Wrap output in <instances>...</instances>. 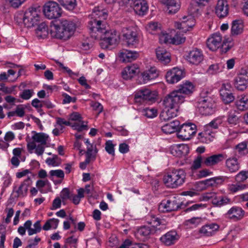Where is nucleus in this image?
I'll return each mask as SVG.
<instances>
[{
    "mask_svg": "<svg viewBox=\"0 0 248 248\" xmlns=\"http://www.w3.org/2000/svg\"><path fill=\"white\" fill-rule=\"evenodd\" d=\"M108 14L105 9H101L99 7H95L94 8L92 16L93 18L92 20H105L107 18Z\"/></svg>",
    "mask_w": 248,
    "mask_h": 248,
    "instance_id": "35",
    "label": "nucleus"
},
{
    "mask_svg": "<svg viewBox=\"0 0 248 248\" xmlns=\"http://www.w3.org/2000/svg\"><path fill=\"white\" fill-rule=\"evenodd\" d=\"M34 133V135L32 137V139L34 141L40 143L41 145H46L48 139V136L44 133Z\"/></svg>",
    "mask_w": 248,
    "mask_h": 248,
    "instance_id": "41",
    "label": "nucleus"
},
{
    "mask_svg": "<svg viewBox=\"0 0 248 248\" xmlns=\"http://www.w3.org/2000/svg\"><path fill=\"white\" fill-rule=\"evenodd\" d=\"M186 173L182 169H174L164 175L163 181L165 186L171 188H176L185 182Z\"/></svg>",
    "mask_w": 248,
    "mask_h": 248,
    "instance_id": "5",
    "label": "nucleus"
},
{
    "mask_svg": "<svg viewBox=\"0 0 248 248\" xmlns=\"http://www.w3.org/2000/svg\"><path fill=\"white\" fill-rule=\"evenodd\" d=\"M91 106L94 110L97 111L98 114L102 112L103 110V106L100 103L97 102L92 103L91 104Z\"/></svg>",
    "mask_w": 248,
    "mask_h": 248,
    "instance_id": "61",
    "label": "nucleus"
},
{
    "mask_svg": "<svg viewBox=\"0 0 248 248\" xmlns=\"http://www.w3.org/2000/svg\"><path fill=\"white\" fill-rule=\"evenodd\" d=\"M94 146L92 144H89L87 146V151L86 152V156L88 157L91 159H95V155L93 154Z\"/></svg>",
    "mask_w": 248,
    "mask_h": 248,
    "instance_id": "56",
    "label": "nucleus"
},
{
    "mask_svg": "<svg viewBox=\"0 0 248 248\" xmlns=\"http://www.w3.org/2000/svg\"><path fill=\"white\" fill-rule=\"evenodd\" d=\"M185 77L184 70L177 67H174L168 71L165 76L167 82L169 84L178 82Z\"/></svg>",
    "mask_w": 248,
    "mask_h": 248,
    "instance_id": "17",
    "label": "nucleus"
},
{
    "mask_svg": "<svg viewBox=\"0 0 248 248\" xmlns=\"http://www.w3.org/2000/svg\"><path fill=\"white\" fill-rule=\"evenodd\" d=\"M130 1V0H128ZM131 6L135 12L140 16H143L148 10V5L145 0H132Z\"/></svg>",
    "mask_w": 248,
    "mask_h": 248,
    "instance_id": "21",
    "label": "nucleus"
},
{
    "mask_svg": "<svg viewBox=\"0 0 248 248\" xmlns=\"http://www.w3.org/2000/svg\"><path fill=\"white\" fill-rule=\"evenodd\" d=\"M152 225L151 226H143L137 230L136 236L141 239H147L153 235Z\"/></svg>",
    "mask_w": 248,
    "mask_h": 248,
    "instance_id": "29",
    "label": "nucleus"
},
{
    "mask_svg": "<svg viewBox=\"0 0 248 248\" xmlns=\"http://www.w3.org/2000/svg\"><path fill=\"white\" fill-rule=\"evenodd\" d=\"M203 156L199 155L193 161L191 169L193 170H197L201 167L202 164L203 165Z\"/></svg>",
    "mask_w": 248,
    "mask_h": 248,
    "instance_id": "50",
    "label": "nucleus"
},
{
    "mask_svg": "<svg viewBox=\"0 0 248 248\" xmlns=\"http://www.w3.org/2000/svg\"><path fill=\"white\" fill-rule=\"evenodd\" d=\"M220 95L221 99L225 104H229L234 100V97L231 91H227L225 89L220 90Z\"/></svg>",
    "mask_w": 248,
    "mask_h": 248,
    "instance_id": "40",
    "label": "nucleus"
},
{
    "mask_svg": "<svg viewBox=\"0 0 248 248\" xmlns=\"http://www.w3.org/2000/svg\"><path fill=\"white\" fill-rule=\"evenodd\" d=\"M62 96L64 97L62 100L63 104L70 103V102H75L77 100V98L71 97L67 93H64L62 94Z\"/></svg>",
    "mask_w": 248,
    "mask_h": 248,
    "instance_id": "60",
    "label": "nucleus"
},
{
    "mask_svg": "<svg viewBox=\"0 0 248 248\" xmlns=\"http://www.w3.org/2000/svg\"><path fill=\"white\" fill-rule=\"evenodd\" d=\"M17 18L22 20L25 26L31 28L39 24L40 22V16L36 9L34 8H29L24 13L22 12L17 15Z\"/></svg>",
    "mask_w": 248,
    "mask_h": 248,
    "instance_id": "8",
    "label": "nucleus"
},
{
    "mask_svg": "<svg viewBox=\"0 0 248 248\" xmlns=\"http://www.w3.org/2000/svg\"><path fill=\"white\" fill-rule=\"evenodd\" d=\"M27 188L20 184V186L17 188L16 186L14 187L13 193L15 194V198L24 197L27 195Z\"/></svg>",
    "mask_w": 248,
    "mask_h": 248,
    "instance_id": "43",
    "label": "nucleus"
},
{
    "mask_svg": "<svg viewBox=\"0 0 248 248\" xmlns=\"http://www.w3.org/2000/svg\"><path fill=\"white\" fill-rule=\"evenodd\" d=\"M180 239V236L175 230H171L163 234L160 238V242L166 246L174 245Z\"/></svg>",
    "mask_w": 248,
    "mask_h": 248,
    "instance_id": "18",
    "label": "nucleus"
},
{
    "mask_svg": "<svg viewBox=\"0 0 248 248\" xmlns=\"http://www.w3.org/2000/svg\"><path fill=\"white\" fill-rule=\"evenodd\" d=\"M36 33L39 37H42L43 35H46L47 33V27L45 22L39 23Z\"/></svg>",
    "mask_w": 248,
    "mask_h": 248,
    "instance_id": "45",
    "label": "nucleus"
},
{
    "mask_svg": "<svg viewBox=\"0 0 248 248\" xmlns=\"http://www.w3.org/2000/svg\"><path fill=\"white\" fill-rule=\"evenodd\" d=\"M170 153L173 156L180 158L189 153V147L186 144L177 145L171 148Z\"/></svg>",
    "mask_w": 248,
    "mask_h": 248,
    "instance_id": "25",
    "label": "nucleus"
},
{
    "mask_svg": "<svg viewBox=\"0 0 248 248\" xmlns=\"http://www.w3.org/2000/svg\"><path fill=\"white\" fill-rule=\"evenodd\" d=\"M182 202H180L179 199L175 197L167 201H163L159 205L158 210L161 212H169L176 211L181 209H184L187 205Z\"/></svg>",
    "mask_w": 248,
    "mask_h": 248,
    "instance_id": "9",
    "label": "nucleus"
},
{
    "mask_svg": "<svg viewBox=\"0 0 248 248\" xmlns=\"http://www.w3.org/2000/svg\"><path fill=\"white\" fill-rule=\"evenodd\" d=\"M149 217L150 218L148 219L147 222L152 225L154 234H160L166 230L167 222L164 219H161L153 215Z\"/></svg>",
    "mask_w": 248,
    "mask_h": 248,
    "instance_id": "16",
    "label": "nucleus"
},
{
    "mask_svg": "<svg viewBox=\"0 0 248 248\" xmlns=\"http://www.w3.org/2000/svg\"><path fill=\"white\" fill-rule=\"evenodd\" d=\"M156 55L157 59L164 64L170 62V54L164 48L158 47L156 49Z\"/></svg>",
    "mask_w": 248,
    "mask_h": 248,
    "instance_id": "30",
    "label": "nucleus"
},
{
    "mask_svg": "<svg viewBox=\"0 0 248 248\" xmlns=\"http://www.w3.org/2000/svg\"><path fill=\"white\" fill-rule=\"evenodd\" d=\"M204 94L201 93L196 107L202 115H211L215 112V101L211 96L208 95H204Z\"/></svg>",
    "mask_w": 248,
    "mask_h": 248,
    "instance_id": "6",
    "label": "nucleus"
},
{
    "mask_svg": "<svg viewBox=\"0 0 248 248\" xmlns=\"http://www.w3.org/2000/svg\"><path fill=\"white\" fill-rule=\"evenodd\" d=\"M60 4L65 9L73 11L77 6L76 0H58Z\"/></svg>",
    "mask_w": 248,
    "mask_h": 248,
    "instance_id": "42",
    "label": "nucleus"
},
{
    "mask_svg": "<svg viewBox=\"0 0 248 248\" xmlns=\"http://www.w3.org/2000/svg\"><path fill=\"white\" fill-rule=\"evenodd\" d=\"M239 113L234 110H231L228 112L227 115V121L228 123L232 125H236L239 122Z\"/></svg>",
    "mask_w": 248,
    "mask_h": 248,
    "instance_id": "39",
    "label": "nucleus"
},
{
    "mask_svg": "<svg viewBox=\"0 0 248 248\" xmlns=\"http://www.w3.org/2000/svg\"><path fill=\"white\" fill-rule=\"evenodd\" d=\"M219 228V225L217 223L206 224L200 229L199 232L205 236H212L218 230Z\"/></svg>",
    "mask_w": 248,
    "mask_h": 248,
    "instance_id": "28",
    "label": "nucleus"
},
{
    "mask_svg": "<svg viewBox=\"0 0 248 248\" xmlns=\"http://www.w3.org/2000/svg\"><path fill=\"white\" fill-rule=\"evenodd\" d=\"M207 46L211 51H215L220 48L222 53H226L234 46V43L231 38L222 37L219 32L212 34L208 38L206 42Z\"/></svg>",
    "mask_w": 248,
    "mask_h": 248,
    "instance_id": "2",
    "label": "nucleus"
},
{
    "mask_svg": "<svg viewBox=\"0 0 248 248\" xmlns=\"http://www.w3.org/2000/svg\"><path fill=\"white\" fill-rule=\"evenodd\" d=\"M129 147L128 144L125 143H122L119 144V150L122 154H125L129 152Z\"/></svg>",
    "mask_w": 248,
    "mask_h": 248,
    "instance_id": "64",
    "label": "nucleus"
},
{
    "mask_svg": "<svg viewBox=\"0 0 248 248\" xmlns=\"http://www.w3.org/2000/svg\"><path fill=\"white\" fill-rule=\"evenodd\" d=\"M226 166L231 173L235 172L240 169V164L235 157L229 158L226 160Z\"/></svg>",
    "mask_w": 248,
    "mask_h": 248,
    "instance_id": "34",
    "label": "nucleus"
},
{
    "mask_svg": "<svg viewBox=\"0 0 248 248\" xmlns=\"http://www.w3.org/2000/svg\"><path fill=\"white\" fill-rule=\"evenodd\" d=\"M61 196L62 200H66L71 199V197L70 194V191L67 188H63L61 193Z\"/></svg>",
    "mask_w": 248,
    "mask_h": 248,
    "instance_id": "63",
    "label": "nucleus"
},
{
    "mask_svg": "<svg viewBox=\"0 0 248 248\" xmlns=\"http://www.w3.org/2000/svg\"><path fill=\"white\" fill-rule=\"evenodd\" d=\"M203 165L207 167H212L223 160L225 157L223 154H219L207 157L203 156Z\"/></svg>",
    "mask_w": 248,
    "mask_h": 248,
    "instance_id": "22",
    "label": "nucleus"
},
{
    "mask_svg": "<svg viewBox=\"0 0 248 248\" xmlns=\"http://www.w3.org/2000/svg\"><path fill=\"white\" fill-rule=\"evenodd\" d=\"M221 124V121L216 119L212 121L205 126L204 130L198 134V139L202 142L208 143L211 141V130L218 128V125Z\"/></svg>",
    "mask_w": 248,
    "mask_h": 248,
    "instance_id": "11",
    "label": "nucleus"
},
{
    "mask_svg": "<svg viewBox=\"0 0 248 248\" xmlns=\"http://www.w3.org/2000/svg\"><path fill=\"white\" fill-rule=\"evenodd\" d=\"M34 228L32 229L31 230V235L34 234H36L41 232L42 227L41 225V221L37 220L33 224Z\"/></svg>",
    "mask_w": 248,
    "mask_h": 248,
    "instance_id": "57",
    "label": "nucleus"
},
{
    "mask_svg": "<svg viewBox=\"0 0 248 248\" xmlns=\"http://www.w3.org/2000/svg\"><path fill=\"white\" fill-rule=\"evenodd\" d=\"M223 68V65L220 63L213 64L209 67L207 72L209 74L213 75L221 72Z\"/></svg>",
    "mask_w": 248,
    "mask_h": 248,
    "instance_id": "47",
    "label": "nucleus"
},
{
    "mask_svg": "<svg viewBox=\"0 0 248 248\" xmlns=\"http://www.w3.org/2000/svg\"><path fill=\"white\" fill-rule=\"evenodd\" d=\"M70 120L71 121H78L79 122L84 123L82 121V118L80 114L78 112H74L70 115Z\"/></svg>",
    "mask_w": 248,
    "mask_h": 248,
    "instance_id": "62",
    "label": "nucleus"
},
{
    "mask_svg": "<svg viewBox=\"0 0 248 248\" xmlns=\"http://www.w3.org/2000/svg\"><path fill=\"white\" fill-rule=\"evenodd\" d=\"M234 86L239 91L245 90L248 85V76L238 74L234 79Z\"/></svg>",
    "mask_w": 248,
    "mask_h": 248,
    "instance_id": "26",
    "label": "nucleus"
},
{
    "mask_svg": "<svg viewBox=\"0 0 248 248\" xmlns=\"http://www.w3.org/2000/svg\"><path fill=\"white\" fill-rule=\"evenodd\" d=\"M115 145L113 144L112 141L109 140L105 143V150L109 155H115Z\"/></svg>",
    "mask_w": 248,
    "mask_h": 248,
    "instance_id": "52",
    "label": "nucleus"
},
{
    "mask_svg": "<svg viewBox=\"0 0 248 248\" xmlns=\"http://www.w3.org/2000/svg\"><path fill=\"white\" fill-rule=\"evenodd\" d=\"M185 40L186 37L184 36V34L181 33V31H178L173 37L172 42L174 44L179 45L185 42Z\"/></svg>",
    "mask_w": 248,
    "mask_h": 248,
    "instance_id": "51",
    "label": "nucleus"
},
{
    "mask_svg": "<svg viewBox=\"0 0 248 248\" xmlns=\"http://www.w3.org/2000/svg\"><path fill=\"white\" fill-rule=\"evenodd\" d=\"M139 53L136 51L124 49L119 53V58L123 62H131L139 57Z\"/></svg>",
    "mask_w": 248,
    "mask_h": 248,
    "instance_id": "24",
    "label": "nucleus"
},
{
    "mask_svg": "<svg viewBox=\"0 0 248 248\" xmlns=\"http://www.w3.org/2000/svg\"><path fill=\"white\" fill-rule=\"evenodd\" d=\"M33 91L32 90L26 89L23 90L22 93L20 94V97L24 100L29 99L33 95Z\"/></svg>",
    "mask_w": 248,
    "mask_h": 248,
    "instance_id": "55",
    "label": "nucleus"
},
{
    "mask_svg": "<svg viewBox=\"0 0 248 248\" xmlns=\"http://www.w3.org/2000/svg\"><path fill=\"white\" fill-rule=\"evenodd\" d=\"M143 115L147 118H154L157 115V110L154 108H146L143 109Z\"/></svg>",
    "mask_w": 248,
    "mask_h": 248,
    "instance_id": "53",
    "label": "nucleus"
},
{
    "mask_svg": "<svg viewBox=\"0 0 248 248\" xmlns=\"http://www.w3.org/2000/svg\"><path fill=\"white\" fill-rule=\"evenodd\" d=\"M159 72L155 67H152L141 74L143 82L144 83L158 77Z\"/></svg>",
    "mask_w": 248,
    "mask_h": 248,
    "instance_id": "32",
    "label": "nucleus"
},
{
    "mask_svg": "<svg viewBox=\"0 0 248 248\" xmlns=\"http://www.w3.org/2000/svg\"><path fill=\"white\" fill-rule=\"evenodd\" d=\"M196 126L192 123L184 124L179 126L177 137L182 140H189L195 134Z\"/></svg>",
    "mask_w": 248,
    "mask_h": 248,
    "instance_id": "13",
    "label": "nucleus"
},
{
    "mask_svg": "<svg viewBox=\"0 0 248 248\" xmlns=\"http://www.w3.org/2000/svg\"><path fill=\"white\" fill-rule=\"evenodd\" d=\"M56 176L57 178L63 179L64 177V173L62 170H51L49 171V179L53 181L55 184H60L61 181H55L53 180V177Z\"/></svg>",
    "mask_w": 248,
    "mask_h": 248,
    "instance_id": "44",
    "label": "nucleus"
},
{
    "mask_svg": "<svg viewBox=\"0 0 248 248\" xmlns=\"http://www.w3.org/2000/svg\"><path fill=\"white\" fill-rule=\"evenodd\" d=\"M46 162L48 165L58 166L61 163V159L57 155H53V157L47 158Z\"/></svg>",
    "mask_w": 248,
    "mask_h": 248,
    "instance_id": "48",
    "label": "nucleus"
},
{
    "mask_svg": "<svg viewBox=\"0 0 248 248\" xmlns=\"http://www.w3.org/2000/svg\"><path fill=\"white\" fill-rule=\"evenodd\" d=\"M185 59L190 64L197 66L203 61L204 55L201 49L195 47L187 52Z\"/></svg>",
    "mask_w": 248,
    "mask_h": 248,
    "instance_id": "15",
    "label": "nucleus"
},
{
    "mask_svg": "<svg viewBox=\"0 0 248 248\" xmlns=\"http://www.w3.org/2000/svg\"><path fill=\"white\" fill-rule=\"evenodd\" d=\"M221 179V178L218 177L212 178L209 179L205 180L202 181V183L207 186H213L217 183V180Z\"/></svg>",
    "mask_w": 248,
    "mask_h": 248,
    "instance_id": "58",
    "label": "nucleus"
},
{
    "mask_svg": "<svg viewBox=\"0 0 248 248\" xmlns=\"http://www.w3.org/2000/svg\"><path fill=\"white\" fill-rule=\"evenodd\" d=\"M229 8L226 0H218L216 7V13L219 18H223L228 14Z\"/></svg>",
    "mask_w": 248,
    "mask_h": 248,
    "instance_id": "27",
    "label": "nucleus"
},
{
    "mask_svg": "<svg viewBox=\"0 0 248 248\" xmlns=\"http://www.w3.org/2000/svg\"><path fill=\"white\" fill-rule=\"evenodd\" d=\"M147 29L151 33L153 34L154 31L160 29L157 22H151L148 24Z\"/></svg>",
    "mask_w": 248,
    "mask_h": 248,
    "instance_id": "59",
    "label": "nucleus"
},
{
    "mask_svg": "<svg viewBox=\"0 0 248 248\" xmlns=\"http://www.w3.org/2000/svg\"><path fill=\"white\" fill-rule=\"evenodd\" d=\"M43 12L46 18L51 19L60 17L62 12L58 3L49 1L44 5Z\"/></svg>",
    "mask_w": 248,
    "mask_h": 248,
    "instance_id": "10",
    "label": "nucleus"
},
{
    "mask_svg": "<svg viewBox=\"0 0 248 248\" xmlns=\"http://www.w3.org/2000/svg\"><path fill=\"white\" fill-rule=\"evenodd\" d=\"M162 104L165 109L162 110L160 114L161 121H167L177 116L180 105L179 104L170 102L167 95L164 97Z\"/></svg>",
    "mask_w": 248,
    "mask_h": 248,
    "instance_id": "7",
    "label": "nucleus"
},
{
    "mask_svg": "<svg viewBox=\"0 0 248 248\" xmlns=\"http://www.w3.org/2000/svg\"><path fill=\"white\" fill-rule=\"evenodd\" d=\"M167 6L166 12L169 14H175L180 8L179 0H164Z\"/></svg>",
    "mask_w": 248,
    "mask_h": 248,
    "instance_id": "33",
    "label": "nucleus"
},
{
    "mask_svg": "<svg viewBox=\"0 0 248 248\" xmlns=\"http://www.w3.org/2000/svg\"><path fill=\"white\" fill-rule=\"evenodd\" d=\"M122 35L128 46H133L139 42L137 30L135 27H124L122 30Z\"/></svg>",
    "mask_w": 248,
    "mask_h": 248,
    "instance_id": "14",
    "label": "nucleus"
},
{
    "mask_svg": "<svg viewBox=\"0 0 248 248\" xmlns=\"http://www.w3.org/2000/svg\"><path fill=\"white\" fill-rule=\"evenodd\" d=\"M53 222L55 223V226L53 227V229H56L58 227L59 220L54 218L47 220L43 226L42 229L45 231H48L50 230L51 228V223Z\"/></svg>",
    "mask_w": 248,
    "mask_h": 248,
    "instance_id": "49",
    "label": "nucleus"
},
{
    "mask_svg": "<svg viewBox=\"0 0 248 248\" xmlns=\"http://www.w3.org/2000/svg\"><path fill=\"white\" fill-rule=\"evenodd\" d=\"M194 90V86L191 82L186 81L180 84L178 89L173 90L166 95L170 102L178 103L179 105L185 101L186 95H191Z\"/></svg>",
    "mask_w": 248,
    "mask_h": 248,
    "instance_id": "4",
    "label": "nucleus"
},
{
    "mask_svg": "<svg viewBox=\"0 0 248 248\" xmlns=\"http://www.w3.org/2000/svg\"><path fill=\"white\" fill-rule=\"evenodd\" d=\"M195 19L191 16H184L181 22H175V27L186 32L195 25Z\"/></svg>",
    "mask_w": 248,
    "mask_h": 248,
    "instance_id": "20",
    "label": "nucleus"
},
{
    "mask_svg": "<svg viewBox=\"0 0 248 248\" xmlns=\"http://www.w3.org/2000/svg\"><path fill=\"white\" fill-rule=\"evenodd\" d=\"M248 178V170H242L235 176V180L238 182H243Z\"/></svg>",
    "mask_w": 248,
    "mask_h": 248,
    "instance_id": "54",
    "label": "nucleus"
},
{
    "mask_svg": "<svg viewBox=\"0 0 248 248\" xmlns=\"http://www.w3.org/2000/svg\"><path fill=\"white\" fill-rule=\"evenodd\" d=\"M156 98V93L148 89L140 90L136 92L134 96L135 102L140 104L154 102Z\"/></svg>",
    "mask_w": 248,
    "mask_h": 248,
    "instance_id": "12",
    "label": "nucleus"
},
{
    "mask_svg": "<svg viewBox=\"0 0 248 248\" xmlns=\"http://www.w3.org/2000/svg\"><path fill=\"white\" fill-rule=\"evenodd\" d=\"M245 214V211L241 207L234 206L231 208L224 216L226 218L238 221L244 217Z\"/></svg>",
    "mask_w": 248,
    "mask_h": 248,
    "instance_id": "19",
    "label": "nucleus"
},
{
    "mask_svg": "<svg viewBox=\"0 0 248 248\" xmlns=\"http://www.w3.org/2000/svg\"><path fill=\"white\" fill-rule=\"evenodd\" d=\"M243 23L241 20H235L232 22L231 34L237 35L242 33L243 31Z\"/></svg>",
    "mask_w": 248,
    "mask_h": 248,
    "instance_id": "36",
    "label": "nucleus"
},
{
    "mask_svg": "<svg viewBox=\"0 0 248 248\" xmlns=\"http://www.w3.org/2000/svg\"><path fill=\"white\" fill-rule=\"evenodd\" d=\"M235 152L238 153L240 155L244 154L248 152V142H242L239 143L235 146Z\"/></svg>",
    "mask_w": 248,
    "mask_h": 248,
    "instance_id": "46",
    "label": "nucleus"
},
{
    "mask_svg": "<svg viewBox=\"0 0 248 248\" xmlns=\"http://www.w3.org/2000/svg\"><path fill=\"white\" fill-rule=\"evenodd\" d=\"M140 72L138 65L136 64H132L126 66L122 72V77L124 79L128 80L132 78Z\"/></svg>",
    "mask_w": 248,
    "mask_h": 248,
    "instance_id": "23",
    "label": "nucleus"
},
{
    "mask_svg": "<svg viewBox=\"0 0 248 248\" xmlns=\"http://www.w3.org/2000/svg\"><path fill=\"white\" fill-rule=\"evenodd\" d=\"M180 123L178 120H174L170 123H167L162 126V131L166 134H170L174 132L178 133L179 126Z\"/></svg>",
    "mask_w": 248,
    "mask_h": 248,
    "instance_id": "31",
    "label": "nucleus"
},
{
    "mask_svg": "<svg viewBox=\"0 0 248 248\" xmlns=\"http://www.w3.org/2000/svg\"><path fill=\"white\" fill-rule=\"evenodd\" d=\"M236 108L239 110L244 111L248 109V98L246 96H241L235 102Z\"/></svg>",
    "mask_w": 248,
    "mask_h": 248,
    "instance_id": "37",
    "label": "nucleus"
},
{
    "mask_svg": "<svg viewBox=\"0 0 248 248\" xmlns=\"http://www.w3.org/2000/svg\"><path fill=\"white\" fill-rule=\"evenodd\" d=\"M89 32L92 38L100 40V46L103 49H109L119 42V35L115 30H108L104 21L94 19L89 22Z\"/></svg>",
    "mask_w": 248,
    "mask_h": 248,
    "instance_id": "1",
    "label": "nucleus"
},
{
    "mask_svg": "<svg viewBox=\"0 0 248 248\" xmlns=\"http://www.w3.org/2000/svg\"><path fill=\"white\" fill-rule=\"evenodd\" d=\"M76 28V25L72 21L62 20L60 23L53 25L51 33L57 38L66 40L74 34Z\"/></svg>",
    "mask_w": 248,
    "mask_h": 248,
    "instance_id": "3",
    "label": "nucleus"
},
{
    "mask_svg": "<svg viewBox=\"0 0 248 248\" xmlns=\"http://www.w3.org/2000/svg\"><path fill=\"white\" fill-rule=\"evenodd\" d=\"M212 204L217 207H221L231 203V200L227 196H218L212 201Z\"/></svg>",
    "mask_w": 248,
    "mask_h": 248,
    "instance_id": "38",
    "label": "nucleus"
}]
</instances>
